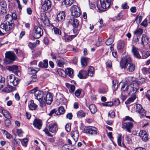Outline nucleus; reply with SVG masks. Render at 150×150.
<instances>
[{
  "label": "nucleus",
  "instance_id": "1",
  "mask_svg": "<svg viewBox=\"0 0 150 150\" xmlns=\"http://www.w3.org/2000/svg\"><path fill=\"white\" fill-rule=\"evenodd\" d=\"M120 66L122 68H125L129 72H133L135 69V65L132 63L129 56H127L122 58L120 62Z\"/></svg>",
  "mask_w": 150,
  "mask_h": 150
},
{
  "label": "nucleus",
  "instance_id": "2",
  "mask_svg": "<svg viewBox=\"0 0 150 150\" xmlns=\"http://www.w3.org/2000/svg\"><path fill=\"white\" fill-rule=\"evenodd\" d=\"M138 84L137 83H133L128 85L126 83H124L121 87L122 91H127V93L130 95L134 94L139 89Z\"/></svg>",
  "mask_w": 150,
  "mask_h": 150
},
{
  "label": "nucleus",
  "instance_id": "3",
  "mask_svg": "<svg viewBox=\"0 0 150 150\" xmlns=\"http://www.w3.org/2000/svg\"><path fill=\"white\" fill-rule=\"evenodd\" d=\"M38 87H35L32 90L30 93H34L35 97L40 102V106L43 107L45 105V94L44 93L43 91L38 90Z\"/></svg>",
  "mask_w": 150,
  "mask_h": 150
},
{
  "label": "nucleus",
  "instance_id": "4",
  "mask_svg": "<svg viewBox=\"0 0 150 150\" xmlns=\"http://www.w3.org/2000/svg\"><path fill=\"white\" fill-rule=\"evenodd\" d=\"M133 121L132 118L129 116H126L123 119L122 122V128L126 129L129 132H131V130L133 127V123L131 122L128 121Z\"/></svg>",
  "mask_w": 150,
  "mask_h": 150
},
{
  "label": "nucleus",
  "instance_id": "5",
  "mask_svg": "<svg viewBox=\"0 0 150 150\" xmlns=\"http://www.w3.org/2000/svg\"><path fill=\"white\" fill-rule=\"evenodd\" d=\"M47 126H48V129L46 127L43 131L47 136L52 137V135L49 132L48 130L52 133L54 132L57 129V124L53 122H50L47 123Z\"/></svg>",
  "mask_w": 150,
  "mask_h": 150
},
{
  "label": "nucleus",
  "instance_id": "6",
  "mask_svg": "<svg viewBox=\"0 0 150 150\" xmlns=\"http://www.w3.org/2000/svg\"><path fill=\"white\" fill-rule=\"evenodd\" d=\"M5 56L6 58L4 62L8 64L12 63L16 60V55L14 53L11 51L6 52Z\"/></svg>",
  "mask_w": 150,
  "mask_h": 150
},
{
  "label": "nucleus",
  "instance_id": "7",
  "mask_svg": "<svg viewBox=\"0 0 150 150\" xmlns=\"http://www.w3.org/2000/svg\"><path fill=\"white\" fill-rule=\"evenodd\" d=\"M7 79L8 84L12 85L14 86H17L20 81V79L16 77L13 74L8 76Z\"/></svg>",
  "mask_w": 150,
  "mask_h": 150
},
{
  "label": "nucleus",
  "instance_id": "8",
  "mask_svg": "<svg viewBox=\"0 0 150 150\" xmlns=\"http://www.w3.org/2000/svg\"><path fill=\"white\" fill-rule=\"evenodd\" d=\"M43 34V31L41 28L35 26L33 30V36L36 39L40 38Z\"/></svg>",
  "mask_w": 150,
  "mask_h": 150
},
{
  "label": "nucleus",
  "instance_id": "9",
  "mask_svg": "<svg viewBox=\"0 0 150 150\" xmlns=\"http://www.w3.org/2000/svg\"><path fill=\"white\" fill-rule=\"evenodd\" d=\"M71 22L72 25L74 27L73 32L75 34H78L80 29V28L79 27V22L78 20L74 18H72L71 19Z\"/></svg>",
  "mask_w": 150,
  "mask_h": 150
},
{
  "label": "nucleus",
  "instance_id": "10",
  "mask_svg": "<svg viewBox=\"0 0 150 150\" xmlns=\"http://www.w3.org/2000/svg\"><path fill=\"white\" fill-rule=\"evenodd\" d=\"M71 15L75 17H78L80 15V11L79 8L76 6L73 5L71 8Z\"/></svg>",
  "mask_w": 150,
  "mask_h": 150
},
{
  "label": "nucleus",
  "instance_id": "11",
  "mask_svg": "<svg viewBox=\"0 0 150 150\" xmlns=\"http://www.w3.org/2000/svg\"><path fill=\"white\" fill-rule=\"evenodd\" d=\"M17 19L16 14L15 13H13L11 15L8 14L5 17L6 22L8 23H14V21L16 20Z\"/></svg>",
  "mask_w": 150,
  "mask_h": 150
},
{
  "label": "nucleus",
  "instance_id": "12",
  "mask_svg": "<svg viewBox=\"0 0 150 150\" xmlns=\"http://www.w3.org/2000/svg\"><path fill=\"white\" fill-rule=\"evenodd\" d=\"M97 129L95 127L89 126L85 128L83 132L91 135H95L97 134Z\"/></svg>",
  "mask_w": 150,
  "mask_h": 150
},
{
  "label": "nucleus",
  "instance_id": "13",
  "mask_svg": "<svg viewBox=\"0 0 150 150\" xmlns=\"http://www.w3.org/2000/svg\"><path fill=\"white\" fill-rule=\"evenodd\" d=\"M14 23H8L6 22L4 23H2L1 25V28L4 30L6 31H9L14 26Z\"/></svg>",
  "mask_w": 150,
  "mask_h": 150
},
{
  "label": "nucleus",
  "instance_id": "14",
  "mask_svg": "<svg viewBox=\"0 0 150 150\" xmlns=\"http://www.w3.org/2000/svg\"><path fill=\"white\" fill-rule=\"evenodd\" d=\"M52 3L50 0H45L42 6V9L44 11H46L50 9L51 7Z\"/></svg>",
  "mask_w": 150,
  "mask_h": 150
},
{
  "label": "nucleus",
  "instance_id": "15",
  "mask_svg": "<svg viewBox=\"0 0 150 150\" xmlns=\"http://www.w3.org/2000/svg\"><path fill=\"white\" fill-rule=\"evenodd\" d=\"M113 0H100L101 6L103 9L108 8Z\"/></svg>",
  "mask_w": 150,
  "mask_h": 150
},
{
  "label": "nucleus",
  "instance_id": "16",
  "mask_svg": "<svg viewBox=\"0 0 150 150\" xmlns=\"http://www.w3.org/2000/svg\"><path fill=\"white\" fill-rule=\"evenodd\" d=\"M57 65L58 66L63 68V65L64 64H66L67 61L63 58L60 57H57Z\"/></svg>",
  "mask_w": 150,
  "mask_h": 150
},
{
  "label": "nucleus",
  "instance_id": "17",
  "mask_svg": "<svg viewBox=\"0 0 150 150\" xmlns=\"http://www.w3.org/2000/svg\"><path fill=\"white\" fill-rule=\"evenodd\" d=\"M45 103L49 105H50L53 100L52 94L51 93H48L45 95Z\"/></svg>",
  "mask_w": 150,
  "mask_h": 150
},
{
  "label": "nucleus",
  "instance_id": "18",
  "mask_svg": "<svg viewBox=\"0 0 150 150\" xmlns=\"http://www.w3.org/2000/svg\"><path fill=\"white\" fill-rule=\"evenodd\" d=\"M136 107V111L140 114L142 115H146V112L144 110L140 104H137Z\"/></svg>",
  "mask_w": 150,
  "mask_h": 150
},
{
  "label": "nucleus",
  "instance_id": "19",
  "mask_svg": "<svg viewBox=\"0 0 150 150\" xmlns=\"http://www.w3.org/2000/svg\"><path fill=\"white\" fill-rule=\"evenodd\" d=\"M33 125L35 128L40 129L42 127V123L40 120L35 119L33 121Z\"/></svg>",
  "mask_w": 150,
  "mask_h": 150
},
{
  "label": "nucleus",
  "instance_id": "20",
  "mask_svg": "<svg viewBox=\"0 0 150 150\" xmlns=\"http://www.w3.org/2000/svg\"><path fill=\"white\" fill-rule=\"evenodd\" d=\"M89 76L87 71L84 70L80 71L78 75V77L80 79H85Z\"/></svg>",
  "mask_w": 150,
  "mask_h": 150
},
{
  "label": "nucleus",
  "instance_id": "21",
  "mask_svg": "<svg viewBox=\"0 0 150 150\" xmlns=\"http://www.w3.org/2000/svg\"><path fill=\"white\" fill-rule=\"evenodd\" d=\"M149 38L146 35L143 34L141 38L142 44L143 45H146L148 43Z\"/></svg>",
  "mask_w": 150,
  "mask_h": 150
},
{
  "label": "nucleus",
  "instance_id": "22",
  "mask_svg": "<svg viewBox=\"0 0 150 150\" xmlns=\"http://www.w3.org/2000/svg\"><path fill=\"white\" fill-rule=\"evenodd\" d=\"M41 19L45 25H48L49 24V20L45 13H44L41 14Z\"/></svg>",
  "mask_w": 150,
  "mask_h": 150
},
{
  "label": "nucleus",
  "instance_id": "23",
  "mask_svg": "<svg viewBox=\"0 0 150 150\" xmlns=\"http://www.w3.org/2000/svg\"><path fill=\"white\" fill-rule=\"evenodd\" d=\"M132 52L133 53L134 57L139 59L141 58V56L138 51V49L136 47H134V46H132Z\"/></svg>",
  "mask_w": 150,
  "mask_h": 150
},
{
  "label": "nucleus",
  "instance_id": "24",
  "mask_svg": "<svg viewBox=\"0 0 150 150\" xmlns=\"http://www.w3.org/2000/svg\"><path fill=\"white\" fill-rule=\"evenodd\" d=\"M71 135L74 141V143H75L78 141L79 136V134L78 131L75 130L74 131L72 132Z\"/></svg>",
  "mask_w": 150,
  "mask_h": 150
},
{
  "label": "nucleus",
  "instance_id": "25",
  "mask_svg": "<svg viewBox=\"0 0 150 150\" xmlns=\"http://www.w3.org/2000/svg\"><path fill=\"white\" fill-rule=\"evenodd\" d=\"M65 17V13L63 11L60 12L57 15V19L59 22H62L64 20Z\"/></svg>",
  "mask_w": 150,
  "mask_h": 150
},
{
  "label": "nucleus",
  "instance_id": "26",
  "mask_svg": "<svg viewBox=\"0 0 150 150\" xmlns=\"http://www.w3.org/2000/svg\"><path fill=\"white\" fill-rule=\"evenodd\" d=\"M15 88V87L8 84L7 87L3 89L2 91L5 93H8L14 90Z\"/></svg>",
  "mask_w": 150,
  "mask_h": 150
},
{
  "label": "nucleus",
  "instance_id": "27",
  "mask_svg": "<svg viewBox=\"0 0 150 150\" xmlns=\"http://www.w3.org/2000/svg\"><path fill=\"white\" fill-rule=\"evenodd\" d=\"M38 66L42 68H47L48 66V62L47 59L43 60V62H40L38 65Z\"/></svg>",
  "mask_w": 150,
  "mask_h": 150
},
{
  "label": "nucleus",
  "instance_id": "28",
  "mask_svg": "<svg viewBox=\"0 0 150 150\" xmlns=\"http://www.w3.org/2000/svg\"><path fill=\"white\" fill-rule=\"evenodd\" d=\"M28 72L30 74H36L39 71L38 68L30 67L28 69Z\"/></svg>",
  "mask_w": 150,
  "mask_h": 150
},
{
  "label": "nucleus",
  "instance_id": "29",
  "mask_svg": "<svg viewBox=\"0 0 150 150\" xmlns=\"http://www.w3.org/2000/svg\"><path fill=\"white\" fill-rule=\"evenodd\" d=\"M28 107L30 110H35L37 108V105L34 103L33 100H31Z\"/></svg>",
  "mask_w": 150,
  "mask_h": 150
},
{
  "label": "nucleus",
  "instance_id": "30",
  "mask_svg": "<svg viewBox=\"0 0 150 150\" xmlns=\"http://www.w3.org/2000/svg\"><path fill=\"white\" fill-rule=\"evenodd\" d=\"M2 112L3 115L6 118L8 119H11V118L12 117L11 114L6 110H2Z\"/></svg>",
  "mask_w": 150,
  "mask_h": 150
},
{
  "label": "nucleus",
  "instance_id": "31",
  "mask_svg": "<svg viewBox=\"0 0 150 150\" xmlns=\"http://www.w3.org/2000/svg\"><path fill=\"white\" fill-rule=\"evenodd\" d=\"M143 30L142 28H139L136 29L134 32V34L136 36L141 35L143 33Z\"/></svg>",
  "mask_w": 150,
  "mask_h": 150
},
{
  "label": "nucleus",
  "instance_id": "32",
  "mask_svg": "<svg viewBox=\"0 0 150 150\" xmlns=\"http://www.w3.org/2000/svg\"><path fill=\"white\" fill-rule=\"evenodd\" d=\"M125 45V43L124 41L121 40L119 41L117 45V49L118 50L122 49L124 47Z\"/></svg>",
  "mask_w": 150,
  "mask_h": 150
},
{
  "label": "nucleus",
  "instance_id": "33",
  "mask_svg": "<svg viewBox=\"0 0 150 150\" xmlns=\"http://www.w3.org/2000/svg\"><path fill=\"white\" fill-rule=\"evenodd\" d=\"M78 117L80 118L84 117L86 115V113L82 110H80L77 112Z\"/></svg>",
  "mask_w": 150,
  "mask_h": 150
},
{
  "label": "nucleus",
  "instance_id": "34",
  "mask_svg": "<svg viewBox=\"0 0 150 150\" xmlns=\"http://www.w3.org/2000/svg\"><path fill=\"white\" fill-rule=\"evenodd\" d=\"M89 58L86 57L82 58L81 59V64L83 67H85L87 65V61Z\"/></svg>",
  "mask_w": 150,
  "mask_h": 150
},
{
  "label": "nucleus",
  "instance_id": "35",
  "mask_svg": "<svg viewBox=\"0 0 150 150\" xmlns=\"http://www.w3.org/2000/svg\"><path fill=\"white\" fill-rule=\"evenodd\" d=\"M8 69L10 71H12L14 72H16L18 70V67L16 65L9 66L8 67Z\"/></svg>",
  "mask_w": 150,
  "mask_h": 150
},
{
  "label": "nucleus",
  "instance_id": "36",
  "mask_svg": "<svg viewBox=\"0 0 150 150\" xmlns=\"http://www.w3.org/2000/svg\"><path fill=\"white\" fill-rule=\"evenodd\" d=\"M74 0H64L63 3L66 6H69L71 5L74 3Z\"/></svg>",
  "mask_w": 150,
  "mask_h": 150
},
{
  "label": "nucleus",
  "instance_id": "37",
  "mask_svg": "<svg viewBox=\"0 0 150 150\" xmlns=\"http://www.w3.org/2000/svg\"><path fill=\"white\" fill-rule=\"evenodd\" d=\"M89 109L91 113L94 114L96 113L97 109L95 105H94L91 104L90 105Z\"/></svg>",
  "mask_w": 150,
  "mask_h": 150
},
{
  "label": "nucleus",
  "instance_id": "38",
  "mask_svg": "<svg viewBox=\"0 0 150 150\" xmlns=\"http://www.w3.org/2000/svg\"><path fill=\"white\" fill-rule=\"evenodd\" d=\"M5 85V80L4 78L0 76V89Z\"/></svg>",
  "mask_w": 150,
  "mask_h": 150
},
{
  "label": "nucleus",
  "instance_id": "39",
  "mask_svg": "<svg viewBox=\"0 0 150 150\" xmlns=\"http://www.w3.org/2000/svg\"><path fill=\"white\" fill-rule=\"evenodd\" d=\"M114 38L113 36H111L105 42L106 44L107 45H110L112 44Z\"/></svg>",
  "mask_w": 150,
  "mask_h": 150
},
{
  "label": "nucleus",
  "instance_id": "40",
  "mask_svg": "<svg viewBox=\"0 0 150 150\" xmlns=\"http://www.w3.org/2000/svg\"><path fill=\"white\" fill-rule=\"evenodd\" d=\"M64 112V109L63 107H61L58 108V111L56 112V114L59 115L63 114Z\"/></svg>",
  "mask_w": 150,
  "mask_h": 150
},
{
  "label": "nucleus",
  "instance_id": "41",
  "mask_svg": "<svg viewBox=\"0 0 150 150\" xmlns=\"http://www.w3.org/2000/svg\"><path fill=\"white\" fill-rule=\"evenodd\" d=\"M65 73L69 76H71L73 74V70L71 68H67L65 69Z\"/></svg>",
  "mask_w": 150,
  "mask_h": 150
},
{
  "label": "nucleus",
  "instance_id": "42",
  "mask_svg": "<svg viewBox=\"0 0 150 150\" xmlns=\"http://www.w3.org/2000/svg\"><path fill=\"white\" fill-rule=\"evenodd\" d=\"M94 68L93 67L91 66L89 67L88 70V72L89 76H93V74L94 73Z\"/></svg>",
  "mask_w": 150,
  "mask_h": 150
},
{
  "label": "nucleus",
  "instance_id": "43",
  "mask_svg": "<svg viewBox=\"0 0 150 150\" xmlns=\"http://www.w3.org/2000/svg\"><path fill=\"white\" fill-rule=\"evenodd\" d=\"M136 96L135 95H134L129 98L125 102L126 104H129L132 102L136 99Z\"/></svg>",
  "mask_w": 150,
  "mask_h": 150
},
{
  "label": "nucleus",
  "instance_id": "44",
  "mask_svg": "<svg viewBox=\"0 0 150 150\" xmlns=\"http://www.w3.org/2000/svg\"><path fill=\"white\" fill-rule=\"evenodd\" d=\"M2 131L3 132L4 134L6 135V138L9 139H10L11 138V135L7 132L4 129H3Z\"/></svg>",
  "mask_w": 150,
  "mask_h": 150
},
{
  "label": "nucleus",
  "instance_id": "45",
  "mask_svg": "<svg viewBox=\"0 0 150 150\" xmlns=\"http://www.w3.org/2000/svg\"><path fill=\"white\" fill-rule=\"evenodd\" d=\"M53 29L54 33L55 34L60 35L61 34V32L60 30L58 28L54 27L53 28Z\"/></svg>",
  "mask_w": 150,
  "mask_h": 150
},
{
  "label": "nucleus",
  "instance_id": "46",
  "mask_svg": "<svg viewBox=\"0 0 150 150\" xmlns=\"http://www.w3.org/2000/svg\"><path fill=\"white\" fill-rule=\"evenodd\" d=\"M108 117H110L111 118H113L115 116V113L113 111L110 110L108 113Z\"/></svg>",
  "mask_w": 150,
  "mask_h": 150
},
{
  "label": "nucleus",
  "instance_id": "47",
  "mask_svg": "<svg viewBox=\"0 0 150 150\" xmlns=\"http://www.w3.org/2000/svg\"><path fill=\"white\" fill-rule=\"evenodd\" d=\"M113 104V103L111 101L102 103V105L105 106L111 107L112 106Z\"/></svg>",
  "mask_w": 150,
  "mask_h": 150
},
{
  "label": "nucleus",
  "instance_id": "48",
  "mask_svg": "<svg viewBox=\"0 0 150 150\" xmlns=\"http://www.w3.org/2000/svg\"><path fill=\"white\" fill-rule=\"evenodd\" d=\"M1 13L2 14H4L6 13L7 12V8L6 7H1L0 10Z\"/></svg>",
  "mask_w": 150,
  "mask_h": 150
},
{
  "label": "nucleus",
  "instance_id": "49",
  "mask_svg": "<svg viewBox=\"0 0 150 150\" xmlns=\"http://www.w3.org/2000/svg\"><path fill=\"white\" fill-rule=\"evenodd\" d=\"M150 55V53H149L147 52H144L142 53V57L143 59L146 58L147 57Z\"/></svg>",
  "mask_w": 150,
  "mask_h": 150
},
{
  "label": "nucleus",
  "instance_id": "50",
  "mask_svg": "<svg viewBox=\"0 0 150 150\" xmlns=\"http://www.w3.org/2000/svg\"><path fill=\"white\" fill-rule=\"evenodd\" d=\"M57 71L59 74L62 76H64V74H66L65 71L64 70L61 69H58Z\"/></svg>",
  "mask_w": 150,
  "mask_h": 150
},
{
  "label": "nucleus",
  "instance_id": "51",
  "mask_svg": "<svg viewBox=\"0 0 150 150\" xmlns=\"http://www.w3.org/2000/svg\"><path fill=\"white\" fill-rule=\"evenodd\" d=\"M147 133L144 130H141L139 133V136L141 137H143Z\"/></svg>",
  "mask_w": 150,
  "mask_h": 150
},
{
  "label": "nucleus",
  "instance_id": "52",
  "mask_svg": "<svg viewBox=\"0 0 150 150\" xmlns=\"http://www.w3.org/2000/svg\"><path fill=\"white\" fill-rule=\"evenodd\" d=\"M18 140L20 141L23 145L24 143L25 144L28 142V139L27 138H24L23 139H18Z\"/></svg>",
  "mask_w": 150,
  "mask_h": 150
},
{
  "label": "nucleus",
  "instance_id": "53",
  "mask_svg": "<svg viewBox=\"0 0 150 150\" xmlns=\"http://www.w3.org/2000/svg\"><path fill=\"white\" fill-rule=\"evenodd\" d=\"M36 74L33 75L31 76V82H35L37 81V79L36 78Z\"/></svg>",
  "mask_w": 150,
  "mask_h": 150
},
{
  "label": "nucleus",
  "instance_id": "54",
  "mask_svg": "<svg viewBox=\"0 0 150 150\" xmlns=\"http://www.w3.org/2000/svg\"><path fill=\"white\" fill-rule=\"evenodd\" d=\"M142 19V17L141 16H139L136 17L135 21H136L138 24H139L141 22Z\"/></svg>",
  "mask_w": 150,
  "mask_h": 150
},
{
  "label": "nucleus",
  "instance_id": "55",
  "mask_svg": "<svg viewBox=\"0 0 150 150\" xmlns=\"http://www.w3.org/2000/svg\"><path fill=\"white\" fill-rule=\"evenodd\" d=\"M117 143L118 145L120 146H121L122 137L121 135H120L117 137Z\"/></svg>",
  "mask_w": 150,
  "mask_h": 150
},
{
  "label": "nucleus",
  "instance_id": "56",
  "mask_svg": "<svg viewBox=\"0 0 150 150\" xmlns=\"http://www.w3.org/2000/svg\"><path fill=\"white\" fill-rule=\"evenodd\" d=\"M101 39L100 38H98V42L96 43V45L97 47H99L101 45V42H102Z\"/></svg>",
  "mask_w": 150,
  "mask_h": 150
},
{
  "label": "nucleus",
  "instance_id": "57",
  "mask_svg": "<svg viewBox=\"0 0 150 150\" xmlns=\"http://www.w3.org/2000/svg\"><path fill=\"white\" fill-rule=\"evenodd\" d=\"M113 83V90L114 91L116 90L118 88V85L117 84V83H116V81L115 82H114V81H112Z\"/></svg>",
  "mask_w": 150,
  "mask_h": 150
},
{
  "label": "nucleus",
  "instance_id": "58",
  "mask_svg": "<svg viewBox=\"0 0 150 150\" xmlns=\"http://www.w3.org/2000/svg\"><path fill=\"white\" fill-rule=\"evenodd\" d=\"M17 132L18 136L21 137L22 136V134L23 133V132L21 129H18Z\"/></svg>",
  "mask_w": 150,
  "mask_h": 150
},
{
  "label": "nucleus",
  "instance_id": "59",
  "mask_svg": "<svg viewBox=\"0 0 150 150\" xmlns=\"http://www.w3.org/2000/svg\"><path fill=\"white\" fill-rule=\"evenodd\" d=\"M81 92V89H78L76 90L75 92V95L76 97H78L80 95Z\"/></svg>",
  "mask_w": 150,
  "mask_h": 150
},
{
  "label": "nucleus",
  "instance_id": "60",
  "mask_svg": "<svg viewBox=\"0 0 150 150\" xmlns=\"http://www.w3.org/2000/svg\"><path fill=\"white\" fill-rule=\"evenodd\" d=\"M9 119H6L5 120V124L6 127H9L11 125V122Z\"/></svg>",
  "mask_w": 150,
  "mask_h": 150
},
{
  "label": "nucleus",
  "instance_id": "61",
  "mask_svg": "<svg viewBox=\"0 0 150 150\" xmlns=\"http://www.w3.org/2000/svg\"><path fill=\"white\" fill-rule=\"evenodd\" d=\"M135 80V79L132 76H129L127 78V81L130 82H132Z\"/></svg>",
  "mask_w": 150,
  "mask_h": 150
},
{
  "label": "nucleus",
  "instance_id": "62",
  "mask_svg": "<svg viewBox=\"0 0 150 150\" xmlns=\"http://www.w3.org/2000/svg\"><path fill=\"white\" fill-rule=\"evenodd\" d=\"M65 129L67 132H69L71 130L70 125L67 124L65 126Z\"/></svg>",
  "mask_w": 150,
  "mask_h": 150
},
{
  "label": "nucleus",
  "instance_id": "63",
  "mask_svg": "<svg viewBox=\"0 0 150 150\" xmlns=\"http://www.w3.org/2000/svg\"><path fill=\"white\" fill-rule=\"evenodd\" d=\"M126 140L128 144H131L132 143V140L131 138L129 136H127L126 137Z\"/></svg>",
  "mask_w": 150,
  "mask_h": 150
},
{
  "label": "nucleus",
  "instance_id": "64",
  "mask_svg": "<svg viewBox=\"0 0 150 150\" xmlns=\"http://www.w3.org/2000/svg\"><path fill=\"white\" fill-rule=\"evenodd\" d=\"M123 16V14L121 13H119L116 17V19L117 20H120L122 18Z\"/></svg>",
  "mask_w": 150,
  "mask_h": 150
}]
</instances>
